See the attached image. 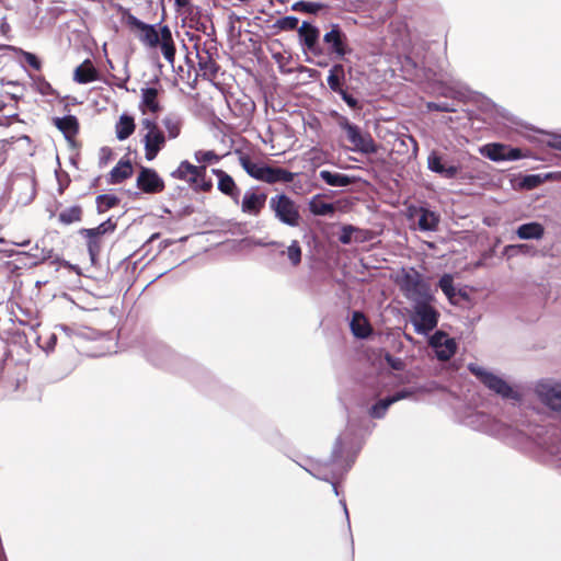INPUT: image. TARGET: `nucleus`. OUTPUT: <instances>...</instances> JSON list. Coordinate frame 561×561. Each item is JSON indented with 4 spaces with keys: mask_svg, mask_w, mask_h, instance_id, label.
Returning a JSON list of instances; mask_svg holds the SVG:
<instances>
[{
    "mask_svg": "<svg viewBox=\"0 0 561 561\" xmlns=\"http://www.w3.org/2000/svg\"><path fill=\"white\" fill-rule=\"evenodd\" d=\"M345 80V70H344V66L342 64H335L331 67V69L329 70V76H328V85L329 88L335 92V93H340L342 92L344 89L342 88V84Z\"/></svg>",
    "mask_w": 561,
    "mask_h": 561,
    "instance_id": "nucleus-27",
    "label": "nucleus"
},
{
    "mask_svg": "<svg viewBox=\"0 0 561 561\" xmlns=\"http://www.w3.org/2000/svg\"><path fill=\"white\" fill-rule=\"evenodd\" d=\"M398 284L404 296L413 304L433 300L430 286L423 280L422 276L413 268L403 270L398 277Z\"/></svg>",
    "mask_w": 561,
    "mask_h": 561,
    "instance_id": "nucleus-3",
    "label": "nucleus"
},
{
    "mask_svg": "<svg viewBox=\"0 0 561 561\" xmlns=\"http://www.w3.org/2000/svg\"><path fill=\"white\" fill-rule=\"evenodd\" d=\"M174 2L178 8H185L190 5L191 0H174Z\"/></svg>",
    "mask_w": 561,
    "mask_h": 561,
    "instance_id": "nucleus-56",
    "label": "nucleus"
},
{
    "mask_svg": "<svg viewBox=\"0 0 561 561\" xmlns=\"http://www.w3.org/2000/svg\"><path fill=\"white\" fill-rule=\"evenodd\" d=\"M319 178L330 186L343 187L350 185L353 180L346 174L334 173L328 170H321Z\"/></svg>",
    "mask_w": 561,
    "mask_h": 561,
    "instance_id": "nucleus-31",
    "label": "nucleus"
},
{
    "mask_svg": "<svg viewBox=\"0 0 561 561\" xmlns=\"http://www.w3.org/2000/svg\"><path fill=\"white\" fill-rule=\"evenodd\" d=\"M354 242L362 243L371 239V232L369 230L359 229L354 227Z\"/></svg>",
    "mask_w": 561,
    "mask_h": 561,
    "instance_id": "nucleus-48",
    "label": "nucleus"
},
{
    "mask_svg": "<svg viewBox=\"0 0 561 561\" xmlns=\"http://www.w3.org/2000/svg\"><path fill=\"white\" fill-rule=\"evenodd\" d=\"M266 194L248 191L241 202V210L250 216H257L265 206Z\"/></svg>",
    "mask_w": 561,
    "mask_h": 561,
    "instance_id": "nucleus-19",
    "label": "nucleus"
},
{
    "mask_svg": "<svg viewBox=\"0 0 561 561\" xmlns=\"http://www.w3.org/2000/svg\"><path fill=\"white\" fill-rule=\"evenodd\" d=\"M151 362H153L154 364H159V362L157 359H154L153 357L150 358Z\"/></svg>",
    "mask_w": 561,
    "mask_h": 561,
    "instance_id": "nucleus-63",
    "label": "nucleus"
},
{
    "mask_svg": "<svg viewBox=\"0 0 561 561\" xmlns=\"http://www.w3.org/2000/svg\"><path fill=\"white\" fill-rule=\"evenodd\" d=\"M54 125L67 137H73L79 129V123L76 116L67 115L64 117H55Z\"/></svg>",
    "mask_w": 561,
    "mask_h": 561,
    "instance_id": "nucleus-28",
    "label": "nucleus"
},
{
    "mask_svg": "<svg viewBox=\"0 0 561 561\" xmlns=\"http://www.w3.org/2000/svg\"><path fill=\"white\" fill-rule=\"evenodd\" d=\"M294 178L295 174L286 169L266 165L261 181L268 184L290 183Z\"/></svg>",
    "mask_w": 561,
    "mask_h": 561,
    "instance_id": "nucleus-21",
    "label": "nucleus"
},
{
    "mask_svg": "<svg viewBox=\"0 0 561 561\" xmlns=\"http://www.w3.org/2000/svg\"><path fill=\"white\" fill-rule=\"evenodd\" d=\"M432 300H424L413 304L410 312V322L417 334L427 335L438 323L439 313L431 305Z\"/></svg>",
    "mask_w": 561,
    "mask_h": 561,
    "instance_id": "nucleus-4",
    "label": "nucleus"
},
{
    "mask_svg": "<svg viewBox=\"0 0 561 561\" xmlns=\"http://www.w3.org/2000/svg\"><path fill=\"white\" fill-rule=\"evenodd\" d=\"M137 185L146 193L161 192L164 187L162 179L152 169L144 168L138 178Z\"/></svg>",
    "mask_w": 561,
    "mask_h": 561,
    "instance_id": "nucleus-17",
    "label": "nucleus"
},
{
    "mask_svg": "<svg viewBox=\"0 0 561 561\" xmlns=\"http://www.w3.org/2000/svg\"><path fill=\"white\" fill-rule=\"evenodd\" d=\"M549 146L552 149L561 151V136H554L553 138H551V140L549 141Z\"/></svg>",
    "mask_w": 561,
    "mask_h": 561,
    "instance_id": "nucleus-55",
    "label": "nucleus"
},
{
    "mask_svg": "<svg viewBox=\"0 0 561 561\" xmlns=\"http://www.w3.org/2000/svg\"><path fill=\"white\" fill-rule=\"evenodd\" d=\"M540 433H541V430H538V431L531 432L530 435H535L536 437L539 438Z\"/></svg>",
    "mask_w": 561,
    "mask_h": 561,
    "instance_id": "nucleus-61",
    "label": "nucleus"
},
{
    "mask_svg": "<svg viewBox=\"0 0 561 561\" xmlns=\"http://www.w3.org/2000/svg\"><path fill=\"white\" fill-rule=\"evenodd\" d=\"M535 393L546 407L561 412V382L540 380L535 386Z\"/></svg>",
    "mask_w": 561,
    "mask_h": 561,
    "instance_id": "nucleus-9",
    "label": "nucleus"
},
{
    "mask_svg": "<svg viewBox=\"0 0 561 561\" xmlns=\"http://www.w3.org/2000/svg\"><path fill=\"white\" fill-rule=\"evenodd\" d=\"M115 229V225L108 219L101 225H99L96 228L93 229H84L82 233L84 236H92L99 238L100 236L106 233L107 231H113Z\"/></svg>",
    "mask_w": 561,
    "mask_h": 561,
    "instance_id": "nucleus-42",
    "label": "nucleus"
},
{
    "mask_svg": "<svg viewBox=\"0 0 561 561\" xmlns=\"http://www.w3.org/2000/svg\"><path fill=\"white\" fill-rule=\"evenodd\" d=\"M98 79V71L91 60H84L75 69L73 80L78 83L85 84Z\"/></svg>",
    "mask_w": 561,
    "mask_h": 561,
    "instance_id": "nucleus-24",
    "label": "nucleus"
},
{
    "mask_svg": "<svg viewBox=\"0 0 561 561\" xmlns=\"http://www.w3.org/2000/svg\"><path fill=\"white\" fill-rule=\"evenodd\" d=\"M354 226L347 225L342 228L339 240L343 244H350L354 242Z\"/></svg>",
    "mask_w": 561,
    "mask_h": 561,
    "instance_id": "nucleus-44",
    "label": "nucleus"
},
{
    "mask_svg": "<svg viewBox=\"0 0 561 561\" xmlns=\"http://www.w3.org/2000/svg\"><path fill=\"white\" fill-rule=\"evenodd\" d=\"M323 4L319 2H307V1H298L293 4V10L306 13L316 14L321 9H323Z\"/></svg>",
    "mask_w": 561,
    "mask_h": 561,
    "instance_id": "nucleus-41",
    "label": "nucleus"
},
{
    "mask_svg": "<svg viewBox=\"0 0 561 561\" xmlns=\"http://www.w3.org/2000/svg\"><path fill=\"white\" fill-rule=\"evenodd\" d=\"M391 404H393L391 399L387 397L371 405L368 413L373 419H382Z\"/></svg>",
    "mask_w": 561,
    "mask_h": 561,
    "instance_id": "nucleus-36",
    "label": "nucleus"
},
{
    "mask_svg": "<svg viewBox=\"0 0 561 561\" xmlns=\"http://www.w3.org/2000/svg\"><path fill=\"white\" fill-rule=\"evenodd\" d=\"M427 107L431 111H437V112H451L454 111L453 107L448 103H436V102H430L427 103Z\"/></svg>",
    "mask_w": 561,
    "mask_h": 561,
    "instance_id": "nucleus-49",
    "label": "nucleus"
},
{
    "mask_svg": "<svg viewBox=\"0 0 561 561\" xmlns=\"http://www.w3.org/2000/svg\"><path fill=\"white\" fill-rule=\"evenodd\" d=\"M159 91L156 88H142L140 90L139 108L142 114H156L161 110L158 101Z\"/></svg>",
    "mask_w": 561,
    "mask_h": 561,
    "instance_id": "nucleus-20",
    "label": "nucleus"
},
{
    "mask_svg": "<svg viewBox=\"0 0 561 561\" xmlns=\"http://www.w3.org/2000/svg\"><path fill=\"white\" fill-rule=\"evenodd\" d=\"M211 173L218 179V190L222 194L229 196L236 204H239L240 190L238 188L234 180L220 169H213Z\"/></svg>",
    "mask_w": 561,
    "mask_h": 561,
    "instance_id": "nucleus-18",
    "label": "nucleus"
},
{
    "mask_svg": "<svg viewBox=\"0 0 561 561\" xmlns=\"http://www.w3.org/2000/svg\"><path fill=\"white\" fill-rule=\"evenodd\" d=\"M339 126L346 133L348 141L353 145V150L365 154L376 153L378 148L373 137L368 133H362L360 128L351 123L346 117L340 116Z\"/></svg>",
    "mask_w": 561,
    "mask_h": 561,
    "instance_id": "nucleus-7",
    "label": "nucleus"
},
{
    "mask_svg": "<svg viewBox=\"0 0 561 561\" xmlns=\"http://www.w3.org/2000/svg\"><path fill=\"white\" fill-rule=\"evenodd\" d=\"M469 371L474 375L481 383L484 385L490 391L500 396L502 399L519 401L522 396L517 389L511 386L500 375L478 365L470 363L468 365Z\"/></svg>",
    "mask_w": 561,
    "mask_h": 561,
    "instance_id": "nucleus-2",
    "label": "nucleus"
},
{
    "mask_svg": "<svg viewBox=\"0 0 561 561\" xmlns=\"http://www.w3.org/2000/svg\"><path fill=\"white\" fill-rule=\"evenodd\" d=\"M341 504L343 505V508H344V512H345V515H346V518L348 519V512H347V508H346V503L344 500L341 501Z\"/></svg>",
    "mask_w": 561,
    "mask_h": 561,
    "instance_id": "nucleus-60",
    "label": "nucleus"
},
{
    "mask_svg": "<svg viewBox=\"0 0 561 561\" xmlns=\"http://www.w3.org/2000/svg\"><path fill=\"white\" fill-rule=\"evenodd\" d=\"M161 124L167 131V137L175 139L181 134L183 117L175 112H170L161 119Z\"/></svg>",
    "mask_w": 561,
    "mask_h": 561,
    "instance_id": "nucleus-23",
    "label": "nucleus"
},
{
    "mask_svg": "<svg viewBox=\"0 0 561 561\" xmlns=\"http://www.w3.org/2000/svg\"><path fill=\"white\" fill-rule=\"evenodd\" d=\"M413 393H414L413 390L403 389V390H400V391L396 392L393 396H390L389 398L391 399L392 403H396V402H398L400 400H403V399L412 397Z\"/></svg>",
    "mask_w": 561,
    "mask_h": 561,
    "instance_id": "nucleus-50",
    "label": "nucleus"
},
{
    "mask_svg": "<svg viewBox=\"0 0 561 561\" xmlns=\"http://www.w3.org/2000/svg\"><path fill=\"white\" fill-rule=\"evenodd\" d=\"M516 234L522 240H540L545 234V228L539 222H527L516 229Z\"/></svg>",
    "mask_w": 561,
    "mask_h": 561,
    "instance_id": "nucleus-25",
    "label": "nucleus"
},
{
    "mask_svg": "<svg viewBox=\"0 0 561 561\" xmlns=\"http://www.w3.org/2000/svg\"><path fill=\"white\" fill-rule=\"evenodd\" d=\"M388 362L390 363V365L394 368V369H400L401 368V362L400 360H394L390 357H388Z\"/></svg>",
    "mask_w": 561,
    "mask_h": 561,
    "instance_id": "nucleus-57",
    "label": "nucleus"
},
{
    "mask_svg": "<svg viewBox=\"0 0 561 561\" xmlns=\"http://www.w3.org/2000/svg\"><path fill=\"white\" fill-rule=\"evenodd\" d=\"M119 203L117 196L112 194L99 195L96 197V206L100 213L107 211Z\"/></svg>",
    "mask_w": 561,
    "mask_h": 561,
    "instance_id": "nucleus-39",
    "label": "nucleus"
},
{
    "mask_svg": "<svg viewBox=\"0 0 561 561\" xmlns=\"http://www.w3.org/2000/svg\"><path fill=\"white\" fill-rule=\"evenodd\" d=\"M538 444L556 460L561 461V434L559 432L553 430L547 439L539 440Z\"/></svg>",
    "mask_w": 561,
    "mask_h": 561,
    "instance_id": "nucleus-29",
    "label": "nucleus"
},
{
    "mask_svg": "<svg viewBox=\"0 0 561 561\" xmlns=\"http://www.w3.org/2000/svg\"><path fill=\"white\" fill-rule=\"evenodd\" d=\"M348 433H344L337 437L331 455L332 469L330 472L324 471L321 467H317L309 471L317 479L330 481L332 483L335 495H339V491L333 480L336 479L337 476L342 474L343 471L347 470L353 462V460L347 462L346 468H343L341 465L343 448L344 445L348 442Z\"/></svg>",
    "mask_w": 561,
    "mask_h": 561,
    "instance_id": "nucleus-6",
    "label": "nucleus"
},
{
    "mask_svg": "<svg viewBox=\"0 0 561 561\" xmlns=\"http://www.w3.org/2000/svg\"><path fill=\"white\" fill-rule=\"evenodd\" d=\"M431 346L439 360H448L456 353V342L442 331H437L430 339Z\"/></svg>",
    "mask_w": 561,
    "mask_h": 561,
    "instance_id": "nucleus-11",
    "label": "nucleus"
},
{
    "mask_svg": "<svg viewBox=\"0 0 561 561\" xmlns=\"http://www.w3.org/2000/svg\"><path fill=\"white\" fill-rule=\"evenodd\" d=\"M37 88H38L39 93L43 95H53L55 92L53 87L46 81H41L37 84Z\"/></svg>",
    "mask_w": 561,
    "mask_h": 561,
    "instance_id": "nucleus-53",
    "label": "nucleus"
},
{
    "mask_svg": "<svg viewBox=\"0 0 561 561\" xmlns=\"http://www.w3.org/2000/svg\"><path fill=\"white\" fill-rule=\"evenodd\" d=\"M268 204L280 222L289 227H297L299 225V208L290 197L285 194H278L272 196Z\"/></svg>",
    "mask_w": 561,
    "mask_h": 561,
    "instance_id": "nucleus-8",
    "label": "nucleus"
},
{
    "mask_svg": "<svg viewBox=\"0 0 561 561\" xmlns=\"http://www.w3.org/2000/svg\"><path fill=\"white\" fill-rule=\"evenodd\" d=\"M530 249H531L530 245L524 244V243H520V244H510V245L505 247V252L507 254H510V253H512V254H516V253L526 254V253H529Z\"/></svg>",
    "mask_w": 561,
    "mask_h": 561,
    "instance_id": "nucleus-47",
    "label": "nucleus"
},
{
    "mask_svg": "<svg viewBox=\"0 0 561 561\" xmlns=\"http://www.w3.org/2000/svg\"><path fill=\"white\" fill-rule=\"evenodd\" d=\"M167 137L161 129L146 133L142 137L145 145V157L148 161L153 160L164 147Z\"/></svg>",
    "mask_w": 561,
    "mask_h": 561,
    "instance_id": "nucleus-16",
    "label": "nucleus"
},
{
    "mask_svg": "<svg viewBox=\"0 0 561 561\" xmlns=\"http://www.w3.org/2000/svg\"><path fill=\"white\" fill-rule=\"evenodd\" d=\"M88 239V250L91 255V259L94 260V257L98 255L100 251V242L99 238L92 237V236H85Z\"/></svg>",
    "mask_w": 561,
    "mask_h": 561,
    "instance_id": "nucleus-46",
    "label": "nucleus"
},
{
    "mask_svg": "<svg viewBox=\"0 0 561 561\" xmlns=\"http://www.w3.org/2000/svg\"><path fill=\"white\" fill-rule=\"evenodd\" d=\"M298 23H299V21L296 16H285L277 22L278 26L282 30H288V31L297 28Z\"/></svg>",
    "mask_w": 561,
    "mask_h": 561,
    "instance_id": "nucleus-45",
    "label": "nucleus"
},
{
    "mask_svg": "<svg viewBox=\"0 0 561 561\" xmlns=\"http://www.w3.org/2000/svg\"><path fill=\"white\" fill-rule=\"evenodd\" d=\"M195 161L202 165L216 164L221 157L213 150H197L194 153Z\"/></svg>",
    "mask_w": 561,
    "mask_h": 561,
    "instance_id": "nucleus-34",
    "label": "nucleus"
},
{
    "mask_svg": "<svg viewBox=\"0 0 561 561\" xmlns=\"http://www.w3.org/2000/svg\"><path fill=\"white\" fill-rule=\"evenodd\" d=\"M282 254H286L293 266H298L301 262V247L297 240H294L286 250L282 251Z\"/></svg>",
    "mask_w": 561,
    "mask_h": 561,
    "instance_id": "nucleus-35",
    "label": "nucleus"
},
{
    "mask_svg": "<svg viewBox=\"0 0 561 561\" xmlns=\"http://www.w3.org/2000/svg\"><path fill=\"white\" fill-rule=\"evenodd\" d=\"M30 243H31V241L28 239L21 241V242H13V244L19 245V247H26Z\"/></svg>",
    "mask_w": 561,
    "mask_h": 561,
    "instance_id": "nucleus-59",
    "label": "nucleus"
},
{
    "mask_svg": "<svg viewBox=\"0 0 561 561\" xmlns=\"http://www.w3.org/2000/svg\"><path fill=\"white\" fill-rule=\"evenodd\" d=\"M535 179H536V176H535V175H531V176L527 178V179H526V181L535 180Z\"/></svg>",
    "mask_w": 561,
    "mask_h": 561,
    "instance_id": "nucleus-62",
    "label": "nucleus"
},
{
    "mask_svg": "<svg viewBox=\"0 0 561 561\" xmlns=\"http://www.w3.org/2000/svg\"><path fill=\"white\" fill-rule=\"evenodd\" d=\"M345 41V34L337 25H333L331 31L327 32L323 36V42L330 46L331 53H333L340 59L344 58L345 55L351 53V49L347 47Z\"/></svg>",
    "mask_w": 561,
    "mask_h": 561,
    "instance_id": "nucleus-13",
    "label": "nucleus"
},
{
    "mask_svg": "<svg viewBox=\"0 0 561 561\" xmlns=\"http://www.w3.org/2000/svg\"><path fill=\"white\" fill-rule=\"evenodd\" d=\"M133 174V167L129 161H119L111 171V183L117 184Z\"/></svg>",
    "mask_w": 561,
    "mask_h": 561,
    "instance_id": "nucleus-33",
    "label": "nucleus"
},
{
    "mask_svg": "<svg viewBox=\"0 0 561 561\" xmlns=\"http://www.w3.org/2000/svg\"><path fill=\"white\" fill-rule=\"evenodd\" d=\"M170 175L175 180L185 182L194 191L207 192L211 188V183L207 182L205 179V165H194L184 160L180 162L178 168L173 170Z\"/></svg>",
    "mask_w": 561,
    "mask_h": 561,
    "instance_id": "nucleus-5",
    "label": "nucleus"
},
{
    "mask_svg": "<svg viewBox=\"0 0 561 561\" xmlns=\"http://www.w3.org/2000/svg\"><path fill=\"white\" fill-rule=\"evenodd\" d=\"M135 130V122L131 116L123 114L115 126L116 137L119 140L127 139Z\"/></svg>",
    "mask_w": 561,
    "mask_h": 561,
    "instance_id": "nucleus-32",
    "label": "nucleus"
},
{
    "mask_svg": "<svg viewBox=\"0 0 561 561\" xmlns=\"http://www.w3.org/2000/svg\"><path fill=\"white\" fill-rule=\"evenodd\" d=\"M352 333L359 339H366L371 333L367 319L359 311H354L350 323Z\"/></svg>",
    "mask_w": 561,
    "mask_h": 561,
    "instance_id": "nucleus-26",
    "label": "nucleus"
},
{
    "mask_svg": "<svg viewBox=\"0 0 561 561\" xmlns=\"http://www.w3.org/2000/svg\"><path fill=\"white\" fill-rule=\"evenodd\" d=\"M342 98V100L351 107V108H357L358 107V101L353 98L351 94H348L345 90L339 93Z\"/></svg>",
    "mask_w": 561,
    "mask_h": 561,
    "instance_id": "nucleus-51",
    "label": "nucleus"
},
{
    "mask_svg": "<svg viewBox=\"0 0 561 561\" xmlns=\"http://www.w3.org/2000/svg\"><path fill=\"white\" fill-rule=\"evenodd\" d=\"M25 60L26 62L33 67L34 69L38 70L41 68V61L38 60V58L31 54V53H25Z\"/></svg>",
    "mask_w": 561,
    "mask_h": 561,
    "instance_id": "nucleus-54",
    "label": "nucleus"
},
{
    "mask_svg": "<svg viewBox=\"0 0 561 561\" xmlns=\"http://www.w3.org/2000/svg\"><path fill=\"white\" fill-rule=\"evenodd\" d=\"M81 208L79 206H72L59 214V221L65 225L77 222L81 219Z\"/></svg>",
    "mask_w": 561,
    "mask_h": 561,
    "instance_id": "nucleus-37",
    "label": "nucleus"
},
{
    "mask_svg": "<svg viewBox=\"0 0 561 561\" xmlns=\"http://www.w3.org/2000/svg\"><path fill=\"white\" fill-rule=\"evenodd\" d=\"M466 424L477 431L491 435L501 434L500 424L484 412H473L466 419Z\"/></svg>",
    "mask_w": 561,
    "mask_h": 561,
    "instance_id": "nucleus-12",
    "label": "nucleus"
},
{
    "mask_svg": "<svg viewBox=\"0 0 561 561\" xmlns=\"http://www.w3.org/2000/svg\"><path fill=\"white\" fill-rule=\"evenodd\" d=\"M25 186L30 187V190H31V196L27 199V202H30L34 197L33 184L30 181H25Z\"/></svg>",
    "mask_w": 561,
    "mask_h": 561,
    "instance_id": "nucleus-58",
    "label": "nucleus"
},
{
    "mask_svg": "<svg viewBox=\"0 0 561 561\" xmlns=\"http://www.w3.org/2000/svg\"><path fill=\"white\" fill-rule=\"evenodd\" d=\"M310 211L317 216H327L334 213V206L314 198L310 202Z\"/></svg>",
    "mask_w": 561,
    "mask_h": 561,
    "instance_id": "nucleus-38",
    "label": "nucleus"
},
{
    "mask_svg": "<svg viewBox=\"0 0 561 561\" xmlns=\"http://www.w3.org/2000/svg\"><path fill=\"white\" fill-rule=\"evenodd\" d=\"M427 167L432 172L438 173L445 179H454L457 176L459 168L449 163L443 156L436 151H432L427 157Z\"/></svg>",
    "mask_w": 561,
    "mask_h": 561,
    "instance_id": "nucleus-14",
    "label": "nucleus"
},
{
    "mask_svg": "<svg viewBox=\"0 0 561 561\" xmlns=\"http://www.w3.org/2000/svg\"><path fill=\"white\" fill-rule=\"evenodd\" d=\"M198 65L206 73L215 75L217 71L216 64L208 57L198 56Z\"/></svg>",
    "mask_w": 561,
    "mask_h": 561,
    "instance_id": "nucleus-43",
    "label": "nucleus"
},
{
    "mask_svg": "<svg viewBox=\"0 0 561 561\" xmlns=\"http://www.w3.org/2000/svg\"><path fill=\"white\" fill-rule=\"evenodd\" d=\"M239 162L243 170L253 179L261 181L266 164L253 161L249 156L242 154Z\"/></svg>",
    "mask_w": 561,
    "mask_h": 561,
    "instance_id": "nucleus-30",
    "label": "nucleus"
},
{
    "mask_svg": "<svg viewBox=\"0 0 561 561\" xmlns=\"http://www.w3.org/2000/svg\"><path fill=\"white\" fill-rule=\"evenodd\" d=\"M480 153L494 161H516L523 158L522 150L518 148H511L507 145L500 142H491L480 148Z\"/></svg>",
    "mask_w": 561,
    "mask_h": 561,
    "instance_id": "nucleus-10",
    "label": "nucleus"
},
{
    "mask_svg": "<svg viewBox=\"0 0 561 561\" xmlns=\"http://www.w3.org/2000/svg\"><path fill=\"white\" fill-rule=\"evenodd\" d=\"M141 127L144 130H146V133H150V131H153V130H157V129H160L156 123L154 119H151V118H144L141 121Z\"/></svg>",
    "mask_w": 561,
    "mask_h": 561,
    "instance_id": "nucleus-52",
    "label": "nucleus"
},
{
    "mask_svg": "<svg viewBox=\"0 0 561 561\" xmlns=\"http://www.w3.org/2000/svg\"><path fill=\"white\" fill-rule=\"evenodd\" d=\"M126 23L129 27L140 32L138 37L145 46L149 48H156L158 45H160L162 55L165 60L170 64L174 62L175 47L171 30L168 25H163L159 33L154 25L147 24L133 14L127 15Z\"/></svg>",
    "mask_w": 561,
    "mask_h": 561,
    "instance_id": "nucleus-1",
    "label": "nucleus"
},
{
    "mask_svg": "<svg viewBox=\"0 0 561 561\" xmlns=\"http://www.w3.org/2000/svg\"><path fill=\"white\" fill-rule=\"evenodd\" d=\"M419 215L417 228L421 231H436L440 221V217L437 213L427 208L421 207L415 210Z\"/></svg>",
    "mask_w": 561,
    "mask_h": 561,
    "instance_id": "nucleus-22",
    "label": "nucleus"
},
{
    "mask_svg": "<svg viewBox=\"0 0 561 561\" xmlns=\"http://www.w3.org/2000/svg\"><path fill=\"white\" fill-rule=\"evenodd\" d=\"M320 32L318 27L311 25L308 22H302L298 28V36L300 43L312 54L321 55L322 50L319 46Z\"/></svg>",
    "mask_w": 561,
    "mask_h": 561,
    "instance_id": "nucleus-15",
    "label": "nucleus"
},
{
    "mask_svg": "<svg viewBox=\"0 0 561 561\" xmlns=\"http://www.w3.org/2000/svg\"><path fill=\"white\" fill-rule=\"evenodd\" d=\"M438 286L449 300L456 296L454 277L450 274H444L438 282Z\"/></svg>",
    "mask_w": 561,
    "mask_h": 561,
    "instance_id": "nucleus-40",
    "label": "nucleus"
}]
</instances>
